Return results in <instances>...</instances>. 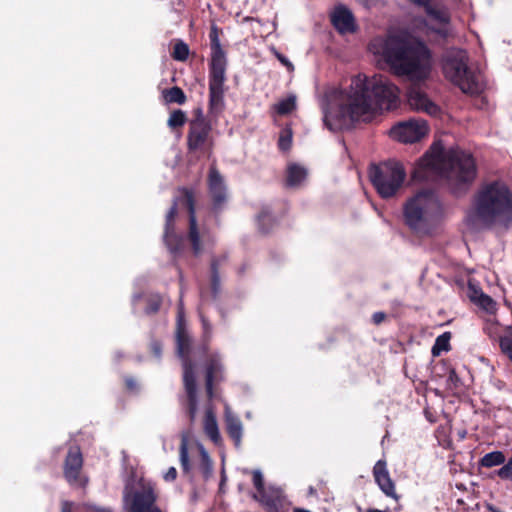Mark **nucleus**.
<instances>
[{"mask_svg":"<svg viewBox=\"0 0 512 512\" xmlns=\"http://www.w3.org/2000/svg\"><path fill=\"white\" fill-rule=\"evenodd\" d=\"M485 329L490 337H498L499 338V336L503 333V332L500 333L498 331L499 327L497 324L487 325Z\"/></svg>","mask_w":512,"mask_h":512,"instance_id":"nucleus-40","label":"nucleus"},{"mask_svg":"<svg viewBox=\"0 0 512 512\" xmlns=\"http://www.w3.org/2000/svg\"><path fill=\"white\" fill-rule=\"evenodd\" d=\"M212 60H211V70H225L226 68V58L223 50L220 47V44L217 43L215 47L212 48Z\"/></svg>","mask_w":512,"mask_h":512,"instance_id":"nucleus-31","label":"nucleus"},{"mask_svg":"<svg viewBox=\"0 0 512 512\" xmlns=\"http://www.w3.org/2000/svg\"><path fill=\"white\" fill-rule=\"evenodd\" d=\"M297 98L294 94L279 100L274 106V110L279 115H287L296 109Z\"/></svg>","mask_w":512,"mask_h":512,"instance_id":"nucleus-27","label":"nucleus"},{"mask_svg":"<svg viewBox=\"0 0 512 512\" xmlns=\"http://www.w3.org/2000/svg\"><path fill=\"white\" fill-rule=\"evenodd\" d=\"M399 89L382 75H357L344 90L331 89L323 104V121L331 131L370 122L379 112L396 106Z\"/></svg>","mask_w":512,"mask_h":512,"instance_id":"nucleus-1","label":"nucleus"},{"mask_svg":"<svg viewBox=\"0 0 512 512\" xmlns=\"http://www.w3.org/2000/svg\"><path fill=\"white\" fill-rule=\"evenodd\" d=\"M204 431L207 436L214 442H220V433L217 425L216 418L211 410V408H207L206 415L204 418Z\"/></svg>","mask_w":512,"mask_h":512,"instance_id":"nucleus-24","label":"nucleus"},{"mask_svg":"<svg viewBox=\"0 0 512 512\" xmlns=\"http://www.w3.org/2000/svg\"><path fill=\"white\" fill-rule=\"evenodd\" d=\"M155 352H156L157 355H159V353H160L158 348L155 349Z\"/></svg>","mask_w":512,"mask_h":512,"instance_id":"nucleus-53","label":"nucleus"},{"mask_svg":"<svg viewBox=\"0 0 512 512\" xmlns=\"http://www.w3.org/2000/svg\"><path fill=\"white\" fill-rule=\"evenodd\" d=\"M202 322H203L204 328L207 329V323H206L205 319H202Z\"/></svg>","mask_w":512,"mask_h":512,"instance_id":"nucleus-52","label":"nucleus"},{"mask_svg":"<svg viewBox=\"0 0 512 512\" xmlns=\"http://www.w3.org/2000/svg\"><path fill=\"white\" fill-rule=\"evenodd\" d=\"M369 177L379 195L383 198H390L403 184L406 172L398 162H385L372 166Z\"/></svg>","mask_w":512,"mask_h":512,"instance_id":"nucleus-7","label":"nucleus"},{"mask_svg":"<svg viewBox=\"0 0 512 512\" xmlns=\"http://www.w3.org/2000/svg\"><path fill=\"white\" fill-rule=\"evenodd\" d=\"M473 300L476 301L482 308H484L487 311H492L495 307L494 301L488 295H485L483 293L475 295L473 297Z\"/></svg>","mask_w":512,"mask_h":512,"instance_id":"nucleus-36","label":"nucleus"},{"mask_svg":"<svg viewBox=\"0 0 512 512\" xmlns=\"http://www.w3.org/2000/svg\"><path fill=\"white\" fill-rule=\"evenodd\" d=\"M429 127L425 120L410 119L395 124L389 131L392 139L401 143H415L426 138Z\"/></svg>","mask_w":512,"mask_h":512,"instance_id":"nucleus-8","label":"nucleus"},{"mask_svg":"<svg viewBox=\"0 0 512 512\" xmlns=\"http://www.w3.org/2000/svg\"><path fill=\"white\" fill-rule=\"evenodd\" d=\"M180 463L185 472H188L190 470L187 440L185 437L182 438V443L180 446Z\"/></svg>","mask_w":512,"mask_h":512,"instance_id":"nucleus-35","label":"nucleus"},{"mask_svg":"<svg viewBox=\"0 0 512 512\" xmlns=\"http://www.w3.org/2000/svg\"><path fill=\"white\" fill-rule=\"evenodd\" d=\"M210 37H211V40H212V43H213V46H212V48H213V47H215L217 45V43H219L218 36L216 34V29L215 28H212Z\"/></svg>","mask_w":512,"mask_h":512,"instance_id":"nucleus-43","label":"nucleus"},{"mask_svg":"<svg viewBox=\"0 0 512 512\" xmlns=\"http://www.w3.org/2000/svg\"><path fill=\"white\" fill-rule=\"evenodd\" d=\"M435 174L445 179L453 190H460L476 177V165L471 154L460 150H445L440 142L434 143L418 161L415 175L426 178Z\"/></svg>","mask_w":512,"mask_h":512,"instance_id":"nucleus-3","label":"nucleus"},{"mask_svg":"<svg viewBox=\"0 0 512 512\" xmlns=\"http://www.w3.org/2000/svg\"><path fill=\"white\" fill-rule=\"evenodd\" d=\"M292 145V130L290 128H284L279 136L278 146L282 151H287Z\"/></svg>","mask_w":512,"mask_h":512,"instance_id":"nucleus-34","label":"nucleus"},{"mask_svg":"<svg viewBox=\"0 0 512 512\" xmlns=\"http://www.w3.org/2000/svg\"><path fill=\"white\" fill-rule=\"evenodd\" d=\"M159 303H160V300L157 299L156 303H153V305L150 307V311L151 312H155L157 311L158 307H159Z\"/></svg>","mask_w":512,"mask_h":512,"instance_id":"nucleus-48","label":"nucleus"},{"mask_svg":"<svg viewBox=\"0 0 512 512\" xmlns=\"http://www.w3.org/2000/svg\"><path fill=\"white\" fill-rule=\"evenodd\" d=\"M222 379V365L217 356L213 355L206 368V389L208 396L213 397V383Z\"/></svg>","mask_w":512,"mask_h":512,"instance_id":"nucleus-19","label":"nucleus"},{"mask_svg":"<svg viewBox=\"0 0 512 512\" xmlns=\"http://www.w3.org/2000/svg\"><path fill=\"white\" fill-rule=\"evenodd\" d=\"M403 215L406 224L421 234H429L443 217V208L435 193L421 190L404 204Z\"/></svg>","mask_w":512,"mask_h":512,"instance_id":"nucleus-5","label":"nucleus"},{"mask_svg":"<svg viewBox=\"0 0 512 512\" xmlns=\"http://www.w3.org/2000/svg\"><path fill=\"white\" fill-rule=\"evenodd\" d=\"M489 510H490L491 512H501V511H499L498 509L493 508V507H490V508H489Z\"/></svg>","mask_w":512,"mask_h":512,"instance_id":"nucleus-51","label":"nucleus"},{"mask_svg":"<svg viewBox=\"0 0 512 512\" xmlns=\"http://www.w3.org/2000/svg\"><path fill=\"white\" fill-rule=\"evenodd\" d=\"M200 453H201L203 462L208 464L209 463V456H208V453L206 452V450L202 446H200Z\"/></svg>","mask_w":512,"mask_h":512,"instance_id":"nucleus-44","label":"nucleus"},{"mask_svg":"<svg viewBox=\"0 0 512 512\" xmlns=\"http://www.w3.org/2000/svg\"><path fill=\"white\" fill-rule=\"evenodd\" d=\"M407 100L409 106L416 111L425 112L431 116H436L440 113L439 106L419 87L410 88L407 94Z\"/></svg>","mask_w":512,"mask_h":512,"instance_id":"nucleus-10","label":"nucleus"},{"mask_svg":"<svg viewBox=\"0 0 512 512\" xmlns=\"http://www.w3.org/2000/svg\"><path fill=\"white\" fill-rule=\"evenodd\" d=\"M183 381L185 391L189 399V414L193 421L197 413V402H196V380L192 364L188 360L183 362Z\"/></svg>","mask_w":512,"mask_h":512,"instance_id":"nucleus-14","label":"nucleus"},{"mask_svg":"<svg viewBox=\"0 0 512 512\" xmlns=\"http://www.w3.org/2000/svg\"><path fill=\"white\" fill-rule=\"evenodd\" d=\"M186 201H187V204L189 205V210H190L189 240L191 241L194 253L198 254L201 252L202 247H201L200 240H199V232H198V228H197L196 217L194 214L193 203H192L191 196L189 194L186 195Z\"/></svg>","mask_w":512,"mask_h":512,"instance_id":"nucleus-22","label":"nucleus"},{"mask_svg":"<svg viewBox=\"0 0 512 512\" xmlns=\"http://www.w3.org/2000/svg\"><path fill=\"white\" fill-rule=\"evenodd\" d=\"M210 126L203 120L197 119L190 125L188 147L190 150H200L210 144Z\"/></svg>","mask_w":512,"mask_h":512,"instance_id":"nucleus-11","label":"nucleus"},{"mask_svg":"<svg viewBox=\"0 0 512 512\" xmlns=\"http://www.w3.org/2000/svg\"><path fill=\"white\" fill-rule=\"evenodd\" d=\"M210 80L225 82V70H211Z\"/></svg>","mask_w":512,"mask_h":512,"instance_id":"nucleus-39","label":"nucleus"},{"mask_svg":"<svg viewBox=\"0 0 512 512\" xmlns=\"http://www.w3.org/2000/svg\"><path fill=\"white\" fill-rule=\"evenodd\" d=\"M467 219L475 225L507 227L512 222V193L507 185L495 181L482 186Z\"/></svg>","mask_w":512,"mask_h":512,"instance_id":"nucleus-4","label":"nucleus"},{"mask_svg":"<svg viewBox=\"0 0 512 512\" xmlns=\"http://www.w3.org/2000/svg\"><path fill=\"white\" fill-rule=\"evenodd\" d=\"M442 70L445 78L464 93L477 94L484 88L482 76L468 67V55L464 50H448L442 59Z\"/></svg>","mask_w":512,"mask_h":512,"instance_id":"nucleus-6","label":"nucleus"},{"mask_svg":"<svg viewBox=\"0 0 512 512\" xmlns=\"http://www.w3.org/2000/svg\"><path fill=\"white\" fill-rule=\"evenodd\" d=\"M82 467V456L78 449L70 450L65 462V477L69 482L77 480Z\"/></svg>","mask_w":512,"mask_h":512,"instance_id":"nucleus-20","label":"nucleus"},{"mask_svg":"<svg viewBox=\"0 0 512 512\" xmlns=\"http://www.w3.org/2000/svg\"><path fill=\"white\" fill-rule=\"evenodd\" d=\"M176 207L173 206L170 211L167 214L166 218V231H165V241L170 248L171 251H177L178 250V238L176 235L172 234L171 231V222L173 221L175 215H176Z\"/></svg>","mask_w":512,"mask_h":512,"instance_id":"nucleus-26","label":"nucleus"},{"mask_svg":"<svg viewBox=\"0 0 512 512\" xmlns=\"http://www.w3.org/2000/svg\"><path fill=\"white\" fill-rule=\"evenodd\" d=\"M253 484L257 490V498L268 506H274L281 499L282 492L279 488L264 486L263 474L260 470L252 471Z\"/></svg>","mask_w":512,"mask_h":512,"instance_id":"nucleus-13","label":"nucleus"},{"mask_svg":"<svg viewBox=\"0 0 512 512\" xmlns=\"http://www.w3.org/2000/svg\"><path fill=\"white\" fill-rule=\"evenodd\" d=\"M209 189L216 206H220L227 199L224 181L214 168H211L209 173Z\"/></svg>","mask_w":512,"mask_h":512,"instance_id":"nucleus-16","label":"nucleus"},{"mask_svg":"<svg viewBox=\"0 0 512 512\" xmlns=\"http://www.w3.org/2000/svg\"><path fill=\"white\" fill-rule=\"evenodd\" d=\"M279 60L286 65L289 69H293V65L284 57L279 56Z\"/></svg>","mask_w":512,"mask_h":512,"instance_id":"nucleus-46","label":"nucleus"},{"mask_svg":"<svg viewBox=\"0 0 512 512\" xmlns=\"http://www.w3.org/2000/svg\"><path fill=\"white\" fill-rule=\"evenodd\" d=\"M499 345L503 354L512 362V327H505L499 336Z\"/></svg>","mask_w":512,"mask_h":512,"instance_id":"nucleus-28","label":"nucleus"},{"mask_svg":"<svg viewBox=\"0 0 512 512\" xmlns=\"http://www.w3.org/2000/svg\"><path fill=\"white\" fill-rule=\"evenodd\" d=\"M385 318V314L378 312L373 315V320L376 324L381 323Z\"/></svg>","mask_w":512,"mask_h":512,"instance_id":"nucleus-42","label":"nucleus"},{"mask_svg":"<svg viewBox=\"0 0 512 512\" xmlns=\"http://www.w3.org/2000/svg\"><path fill=\"white\" fill-rule=\"evenodd\" d=\"M225 420L230 437L234 440L236 446H239L242 438L241 421L231 413L228 407H226L225 411Z\"/></svg>","mask_w":512,"mask_h":512,"instance_id":"nucleus-23","label":"nucleus"},{"mask_svg":"<svg viewBox=\"0 0 512 512\" xmlns=\"http://www.w3.org/2000/svg\"><path fill=\"white\" fill-rule=\"evenodd\" d=\"M187 121L186 113L182 110H174L167 121V125L171 129H175L177 127H182Z\"/></svg>","mask_w":512,"mask_h":512,"instance_id":"nucleus-32","label":"nucleus"},{"mask_svg":"<svg viewBox=\"0 0 512 512\" xmlns=\"http://www.w3.org/2000/svg\"><path fill=\"white\" fill-rule=\"evenodd\" d=\"M210 105L214 110H218L223 104L224 82L210 80Z\"/></svg>","mask_w":512,"mask_h":512,"instance_id":"nucleus-25","label":"nucleus"},{"mask_svg":"<svg viewBox=\"0 0 512 512\" xmlns=\"http://www.w3.org/2000/svg\"><path fill=\"white\" fill-rule=\"evenodd\" d=\"M450 334L444 333L436 338L435 344L432 348L434 356L440 355L441 352L449 349Z\"/></svg>","mask_w":512,"mask_h":512,"instance_id":"nucleus-33","label":"nucleus"},{"mask_svg":"<svg viewBox=\"0 0 512 512\" xmlns=\"http://www.w3.org/2000/svg\"><path fill=\"white\" fill-rule=\"evenodd\" d=\"M369 50L388 65L397 76H405L413 83L429 79L432 71V56L426 45L407 32H391L374 38Z\"/></svg>","mask_w":512,"mask_h":512,"instance_id":"nucleus-2","label":"nucleus"},{"mask_svg":"<svg viewBox=\"0 0 512 512\" xmlns=\"http://www.w3.org/2000/svg\"><path fill=\"white\" fill-rule=\"evenodd\" d=\"M497 475L503 480L512 481V457L497 471Z\"/></svg>","mask_w":512,"mask_h":512,"instance_id":"nucleus-38","label":"nucleus"},{"mask_svg":"<svg viewBox=\"0 0 512 512\" xmlns=\"http://www.w3.org/2000/svg\"><path fill=\"white\" fill-rule=\"evenodd\" d=\"M154 501V494L150 490L136 493L131 503V512H161L159 508L153 506Z\"/></svg>","mask_w":512,"mask_h":512,"instance_id":"nucleus-17","label":"nucleus"},{"mask_svg":"<svg viewBox=\"0 0 512 512\" xmlns=\"http://www.w3.org/2000/svg\"><path fill=\"white\" fill-rule=\"evenodd\" d=\"M359 3L364 5L365 7H370L372 4V0H357Z\"/></svg>","mask_w":512,"mask_h":512,"instance_id":"nucleus-47","label":"nucleus"},{"mask_svg":"<svg viewBox=\"0 0 512 512\" xmlns=\"http://www.w3.org/2000/svg\"><path fill=\"white\" fill-rule=\"evenodd\" d=\"M308 494H309L310 496H314V495H316V491H315V489H314L313 487H309V489H308Z\"/></svg>","mask_w":512,"mask_h":512,"instance_id":"nucleus-49","label":"nucleus"},{"mask_svg":"<svg viewBox=\"0 0 512 512\" xmlns=\"http://www.w3.org/2000/svg\"><path fill=\"white\" fill-rule=\"evenodd\" d=\"M504 463H505V455L501 451H493V452L487 453L480 460L481 466L487 467V468L503 465Z\"/></svg>","mask_w":512,"mask_h":512,"instance_id":"nucleus-29","label":"nucleus"},{"mask_svg":"<svg viewBox=\"0 0 512 512\" xmlns=\"http://www.w3.org/2000/svg\"><path fill=\"white\" fill-rule=\"evenodd\" d=\"M373 476L379 488L386 496L395 500L399 499V495L396 493L395 484L390 477L385 460H379L376 462L373 468Z\"/></svg>","mask_w":512,"mask_h":512,"instance_id":"nucleus-12","label":"nucleus"},{"mask_svg":"<svg viewBox=\"0 0 512 512\" xmlns=\"http://www.w3.org/2000/svg\"><path fill=\"white\" fill-rule=\"evenodd\" d=\"M189 54L188 46L182 42L175 44L173 50V57L176 60L184 61L187 59Z\"/></svg>","mask_w":512,"mask_h":512,"instance_id":"nucleus-37","label":"nucleus"},{"mask_svg":"<svg viewBox=\"0 0 512 512\" xmlns=\"http://www.w3.org/2000/svg\"><path fill=\"white\" fill-rule=\"evenodd\" d=\"M164 480L167 482H172L177 477V471L175 467H170L167 472L164 474Z\"/></svg>","mask_w":512,"mask_h":512,"instance_id":"nucleus-41","label":"nucleus"},{"mask_svg":"<svg viewBox=\"0 0 512 512\" xmlns=\"http://www.w3.org/2000/svg\"><path fill=\"white\" fill-rule=\"evenodd\" d=\"M367 512H387V511H382V510H378V509H369Z\"/></svg>","mask_w":512,"mask_h":512,"instance_id":"nucleus-50","label":"nucleus"},{"mask_svg":"<svg viewBox=\"0 0 512 512\" xmlns=\"http://www.w3.org/2000/svg\"><path fill=\"white\" fill-rule=\"evenodd\" d=\"M163 98L166 103L183 104L186 101V96L181 88L175 86L163 91Z\"/></svg>","mask_w":512,"mask_h":512,"instance_id":"nucleus-30","label":"nucleus"},{"mask_svg":"<svg viewBox=\"0 0 512 512\" xmlns=\"http://www.w3.org/2000/svg\"><path fill=\"white\" fill-rule=\"evenodd\" d=\"M334 27L341 33H352L356 30V23L352 12L344 6H338L331 14Z\"/></svg>","mask_w":512,"mask_h":512,"instance_id":"nucleus-15","label":"nucleus"},{"mask_svg":"<svg viewBox=\"0 0 512 512\" xmlns=\"http://www.w3.org/2000/svg\"><path fill=\"white\" fill-rule=\"evenodd\" d=\"M176 339L178 354L184 358L188 354L189 338L184 327V312L181 305L178 309Z\"/></svg>","mask_w":512,"mask_h":512,"instance_id":"nucleus-18","label":"nucleus"},{"mask_svg":"<svg viewBox=\"0 0 512 512\" xmlns=\"http://www.w3.org/2000/svg\"><path fill=\"white\" fill-rule=\"evenodd\" d=\"M427 19L424 32L427 35L446 37L451 33L450 16L443 6L426 5Z\"/></svg>","mask_w":512,"mask_h":512,"instance_id":"nucleus-9","label":"nucleus"},{"mask_svg":"<svg viewBox=\"0 0 512 512\" xmlns=\"http://www.w3.org/2000/svg\"><path fill=\"white\" fill-rule=\"evenodd\" d=\"M73 505L71 503L65 502L62 505V512H72Z\"/></svg>","mask_w":512,"mask_h":512,"instance_id":"nucleus-45","label":"nucleus"},{"mask_svg":"<svg viewBox=\"0 0 512 512\" xmlns=\"http://www.w3.org/2000/svg\"><path fill=\"white\" fill-rule=\"evenodd\" d=\"M286 175L287 185L291 187H298L306 180L308 171L302 165L290 163L287 166Z\"/></svg>","mask_w":512,"mask_h":512,"instance_id":"nucleus-21","label":"nucleus"}]
</instances>
